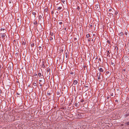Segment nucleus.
I'll use <instances>...</instances> for the list:
<instances>
[{
    "label": "nucleus",
    "instance_id": "nucleus-10",
    "mask_svg": "<svg viewBox=\"0 0 129 129\" xmlns=\"http://www.w3.org/2000/svg\"><path fill=\"white\" fill-rule=\"evenodd\" d=\"M38 75L39 77L41 76V73H38Z\"/></svg>",
    "mask_w": 129,
    "mask_h": 129
},
{
    "label": "nucleus",
    "instance_id": "nucleus-20",
    "mask_svg": "<svg viewBox=\"0 0 129 129\" xmlns=\"http://www.w3.org/2000/svg\"><path fill=\"white\" fill-rule=\"evenodd\" d=\"M39 84H40V87H42V84H40V83H39Z\"/></svg>",
    "mask_w": 129,
    "mask_h": 129
},
{
    "label": "nucleus",
    "instance_id": "nucleus-35",
    "mask_svg": "<svg viewBox=\"0 0 129 129\" xmlns=\"http://www.w3.org/2000/svg\"><path fill=\"white\" fill-rule=\"evenodd\" d=\"M71 74H73L72 73V72H71Z\"/></svg>",
    "mask_w": 129,
    "mask_h": 129
},
{
    "label": "nucleus",
    "instance_id": "nucleus-41",
    "mask_svg": "<svg viewBox=\"0 0 129 129\" xmlns=\"http://www.w3.org/2000/svg\"><path fill=\"white\" fill-rule=\"evenodd\" d=\"M115 101H117V100H116Z\"/></svg>",
    "mask_w": 129,
    "mask_h": 129
},
{
    "label": "nucleus",
    "instance_id": "nucleus-21",
    "mask_svg": "<svg viewBox=\"0 0 129 129\" xmlns=\"http://www.w3.org/2000/svg\"><path fill=\"white\" fill-rule=\"evenodd\" d=\"M5 30V29L4 28H1V30Z\"/></svg>",
    "mask_w": 129,
    "mask_h": 129
},
{
    "label": "nucleus",
    "instance_id": "nucleus-5",
    "mask_svg": "<svg viewBox=\"0 0 129 129\" xmlns=\"http://www.w3.org/2000/svg\"><path fill=\"white\" fill-rule=\"evenodd\" d=\"M77 83L78 82L77 80H75L74 81L73 84H74V85H76L77 84Z\"/></svg>",
    "mask_w": 129,
    "mask_h": 129
},
{
    "label": "nucleus",
    "instance_id": "nucleus-38",
    "mask_svg": "<svg viewBox=\"0 0 129 129\" xmlns=\"http://www.w3.org/2000/svg\"><path fill=\"white\" fill-rule=\"evenodd\" d=\"M64 2H65V1H64V2H63V3H64Z\"/></svg>",
    "mask_w": 129,
    "mask_h": 129
},
{
    "label": "nucleus",
    "instance_id": "nucleus-2",
    "mask_svg": "<svg viewBox=\"0 0 129 129\" xmlns=\"http://www.w3.org/2000/svg\"><path fill=\"white\" fill-rule=\"evenodd\" d=\"M101 75V73H98L97 75V77H98V79L100 80V76Z\"/></svg>",
    "mask_w": 129,
    "mask_h": 129
},
{
    "label": "nucleus",
    "instance_id": "nucleus-16",
    "mask_svg": "<svg viewBox=\"0 0 129 129\" xmlns=\"http://www.w3.org/2000/svg\"><path fill=\"white\" fill-rule=\"evenodd\" d=\"M80 7H79V6H78L77 8V10L79 11V10H80Z\"/></svg>",
    "mask_w": 129,
    "mask_h": 129
},
{
    "label": "nucleus",
    "instance_id": "nucleus-14",
    "mask_svg": "<svg viewBox=\"0 0 129 129\" xmlns=\"http://www.w3.org/2000/svg\"><path fill=\"white\" fill-rule=\"evenodd\" d=\"M75 105L76 106V107H77L78 106V104L77 103H76L75 104Z\"/></svg>",
    "mask_w": 129,
    "mask_h": 129
},
{
    "label": "nucleus",
    "instance_id": "nucleus-12",
    "mask_svg": "<svg viewBox=\"0 0 129 129\" xmlns=\"http://www.w3.org/2000/svg\"><path fill=\"white\" fill-rule=\"evenodd\" d=\"M34 45V43H32V44H31V47H33Z\"/></svg>",
    "mask_w": 129,
    "mask_h": 129
},
{
    "label": "nucleus",
    "instance_id": "nucleus-39",
    "mask_svg": "<svg viewBox=\"0 0 129 129\" xmlns=\"http://www.w3.org/2000/svg\"><path fill=\"white\" fill-rule=\"evenodd\" d=\"M1 46V44H0V47Z\"/></svg>",
    "mask_w": 129,
    "mask_h": 129
},
{
    "label": "nucleus",
    "instance_id": "nucleus-34",
    "mask_svg": "<svg viewBox=\"0 0 129 129\" xmlns=\"http://www.w3.org/2000/svg\"><path fill=\"white\" fill-rule=\"evenodd\" d=\"M122 34H123L122 33H121ZM123 35V34H121V35Z\"/></svg>",
    "mask_w": 129,
    "mask_h": 129
},
{
    "label": "nucleus",
    "instance_id": "nucleus-29",
    "mask_svg": "<svg viewBox=\"0 0 129 129\" xmlns=\"http://www.w3.org/2000/svg\"><path fill=\"white\" fill-rule=\"evenodd\" d=\"M39 81L40 82H42V80H40Z\"/></svg>",
    "mask_w": 129,
    "mask_h": 129
},
{
    "label": "nucleus",
    "instance_id": "nucleus-9",
    "mask_svg": "<svg viewBox=\"0 0 129 129\" xmlns=\"http://www.w3.org/2000/svg\"><path fill=\"white\" fill-rule=\"evenodd\" d=\"M37 23V22L36 21H34V24L35 25H36Z\"/></svg>",
    "mask_w": 129,
    "mask_h": 129
},
{
    "label": "nucleus",
    "instance_id": "nucleus-36",
    "mask_svg": "<svg viewBox=\"0 0 129 129\" xmlns=\"http://www.w3.org/2000/svg\"><path fill=\"white\" fill-rule=\"evenodd\" d=\"M117 13H116V12L115 13V14H117Z\"/></svg>",
    "mask_w": 129,
    "mask_h": 129
},
{
    "label": "nucleus",
    "instance_id": "nucleus-28",
    "mask_svg": "<svg viewBox=\"0 0 129 129\" xmlns=\"http://www.w3.org/2000/svg\"><path fill=\"white\" fill-rule=\"evenodd\" d=\"M84 101V100H82V101H81V102L82 103Z\"/></svg>",
    "mask_w": 129,
    "mask_h": 129
},
{
    "label": "nucleus",
    "instance_id": "nucleus-26",
    "mask_svg": "<svg viewBox=\"0 0 129 129\" xmlns=\"http://www.w3.org/2000/svg\"><path fill=\"white\" fill-rule=\"evenodd\" d=\"M125 69H123L122 71H125Z\"/></svg>",
    "mask_w": 129,
    "mask_h": 129
},
{
    "label": "nucleus",
    "instance_id": "nucleus-13",
    "mask_svg": "<svg viewBox=\"0 0 129 129\" xmlns=\"http://www.w3.org/2000/svg\"><path fill=\"white\" fill-rule=\"evenodd\" d=\"M68 52H66V58H67L68 56Z\"/></svg>",
    "mask_w": 129,
    "mask_h": 129
},
{
    "label": "nucleus",
    "instance_id": "nucleus-1",
    "mask_svg": "<svg viewBox=\"0 0 129 129\" xmlns=\"http://www.w3.org/2000/svg\"><path fill=\"white\" fill-rule=\"evenodd\" d=\"M1 37L3 39H4L5 36H6L5 34L4 33H1Z\"/></svg>",
    "mask_w": 129,
    "mask_h": 129
},
{
    "label": "nucleus",
    "instance_id": "nucleus-25",
    "mask_svg": "<svg viewBox=\"0 0 129 129\" xmlns=\"http://www.w3.org/2000/svg\"><path fill=\"white\" fill-rule=\"evenodd\" d=\"M17 94L18 95H19L20 94V93L18 92L17 93Z\"/></svg>",
    "mask_w": 129,
    "mask_h": 129
},
{
    "label": "nucleus",
    "instance_id": "nucleus-23",
    "mask_svg": "<svg viewBox=\"0 0 129 129\" xmlns=\"http://www.w3.org/2000/svg\"><path fill=\"white\" fill-rule=\"evenodd\" d=\"M50 94V93H47V95H49Z\"/></svg>",
    "mask_w": 129,
    "mask_h": 129
},
{
    "label": "nucleus",
    "instance_id": "nucleus-15",
    "mask_svg": "<svg viewBox=\"0 0 129 129\" xmlns=\"http://www.w3.org/2000/svg\"><path fill=\"white\" fill-rule=\"evenodd\" d=\"M33 14L34 15L35 17V15H36V13L35 12H33Z\"/></svg>",
    "mask_w": 129,
    "mask_h": 129
},
{
    "label": "nucleus",
    "instance_id": "nucleus-3",
    "mask_svg": "<svg viewBox=\"0 0 129 129\" xmlns=\"http://www.w3.org/2000/svg\"><path fill=\"white\" fill-rule=\"evenodd\" d=\"M96 9V10H99L100 9V6L98 4H97L95 5Z\"/></svg>",
    "mask_w": 129,
    "mask_h": 129
},
{
    "label": "nucleus",
    "instance_id": "nucleus-4",
    "mask_svg": "<svg viewBox=\"0 0 129 129\" xmlns=\"http://www.w3.org/2000/svg\"><path fill=\"white\" fill-rule=\"evenodd\" d=\"M98 69L100 71V72H103V70L102 68H99V67Z\"/></svg>",
    "mask_w": 129,
    "mask_h": 129
},
{
    "label": "nucleus",
    "instance_id": "nucleus-44",
    "mask_svg": "<svg viewBox=\"0 0 129 129\" xmlns=\"http://www.w3.org/2000/svg\"><path fill=\"white\" fill-rule=\"evenodd\" d=\"M35 84H36V83H35Z\"/></svg>",
    "mask_w": 129,
    "mask_h": 129
},
{
    "label": "nucleus",
    "instance_id": "nucleus-7",
    "mask_svg": "<svg viewBox=\"0 0 129 129\" xmlns=\"http://www.w3.org/2000/svg\"><path fill=\"white\" fill-rule=\"evenodd\" d=\"M106 74H109V75H108L109 76L110 74V73L109 72H108V71H107L106 72Z\"/></svg>",
    "mask_w": 129,
    "mask_h": 129
},
{
    "label": "nucleus",
    "instance_id": "nucleus-43",
    "mask_svg": "<svg viewBox=\"0 0 129 129\" xmlns=\"http://www.w3.org/2000/svg\"><path fill=\"white\" fill-rule=\"evenodd\" d=\"M35 84H36V83H35Z\"/></svg>",
    "mask_w": 129,
    "mask_h": 129
},
{
    "label": "nucleus",
    "instance_id": "nucleus-6",
    "mask_svg": "<svg viewBox=\"0 0 129 129\" xmlns=\"http://www.w3.org/2000/svg\"><path fill=\"white\" fill-rule=\"evenodd\" d=\"M39 51L41 52L42 49H41V46H39Z\"/></svg>",
    "mask_w": 129,
    "mask_h": 129
},
{
    "label": "nucleus",
    "instance_id": "nucleus-22",
    "mask_svg": "<svg viewBox=\"0 0 129 129\" xmlns=\"http://www.w3.org/2000/svg\"><path fill=\"white\" fill-rule=\"evenodd\" d=\"M107 54H109L110 53L109 51H107Z\"/></svg>",
    "mask_w": 129,
    "mask_h": 129
},
{
    "label": "nucleus",
    "instance_id": "nucleus-42",
    "mask_svg": "<svg viewBox=\"0 0 129 129\" xmlns=\"http://www.w3.org/2000/svg\"><path fill=\"white\" fill-rule=\"evenodd\" d=\"M93 41V39L92 40V41Z\"/></svg>",
    "mask_w": 129,
    "mask_h": 129
},
{
    "label": "nucleus",
    "instance_id": "nucleus-37",
    "mask_svg": "<svg viewBox=\"0 0 129 129\" xmlns=\"http://www.w3.org/2000/svg\"><path fill=\"white\" fill-rule=\"evenodd\" d=\"M47 71H49V69H48V70H47Z\"/></svg>",
    "mask_w": 129,
    "mask_h": 129
},
{
    "label": "nucleus",
    "instance_id": "nucleus-32",
    "mask_svg": "<svg viewBox=\"0 0 129 129\" xmlns=\"http://www.w3.org/2000/svg\"><path fill=\"white\" fill-rule=\"evenodd\" d=\"M125 34L126 35H127V33H126Z\"/></svg>",
    "mask_w": 129,
    "mask_h": 129
},
{
    "label": "nucleus",
    "instance_id": "nucleus-18",
    "mask_svg": "<svg viewBox=\"0 0 129 129\" xmlns=\"http://www.w3.org/2000/svg\"><path fill=\"white\" fill-rule=\"evenodd\" d=\"M42 17V16H41V15H40V16H39V19H41V18Z\"/></svg>",
    "mask_w": 129,
    "mask_h": 129
},
{
    "label": "nucleus",
    "instance_id": "nucleus-30",
    "mask_svg": "<svg viewBox=\"0 0 129 129\" xmlns=\"http://www.w3.org/2000/svg\"><path fill=\"white\" fill-rule=\"evenodd\" d=\"M1 67H2L1 65V64H0V68H1Z\"/></svg>",
    "mask_w": 129,
    "mask_h": 129
},
{
    "label": "nucleus",
    "instance_id": "nucleus-31",
    "mask_svg": "<svg viewBox=\"0 0 129 129\" xmlns=\"http://www.w3.org/2000/svg\"><path fill=\"white\" fill-rule=\"evenodd\" d=\"M129 124V122H128L127 123V125L128 124Z\"/></svg>",
    "mask_w": 129,
    "mask_h": 129
},
{
    "label": "nucleus",
    "instance_id": "nucleus-11",
    "mask_svg": "<svg viewBox=\"0 0 129 129\" xmlns=\"http://www.w3.org/2000/svg\"><path fill=\"white\" fill-rule=\"evenodd\" d=\"M62 7H60L58 8L57 9L58 10H60L61 9Z\"/></svg>",
    "mask_w": 129,
    "mask_h": 129
},
{
    "label": "nucleus",
    "instance_id": "nucleus-17",
    "mask_svg": "<svg viewBox=\"0 0 129 129\" xmlns=\"http://www.w3.org/2000/svg\"><path fill=\"white\" fill-rule=\"evenodd\" d=\"M59 24H60V25H61V24H62V22H59Z\"/></svg>",
    "mask_w": 129,
    "mask_h": 129
},
{
    "label": "nucleus",
    "instance_id": "nucleus-24",
    "mask_svg": "<svg viewBox=\"0 0 129 129\" xmlns=\"http://www.w3.org/2000/svg\"><path fill=\"white\" fill-rule=\"evenodd\" d=\"M57 93L58 95L59 94V93L58 92H57Z\"/></svg>",
    "mask_w": 129,
    "mask_h": 129
},
{
    "label": "nucleus",
    "instance_id": "nucleus-27",
    "mask_svg": "<svg viewBox=\"0 0 129 129\" xmlns=\"http://www.w3.org/2000/svg\"><path fill=\"white\" fill-rule=\"evenodd\" d=\"M52 38H50V40H52Z\"/></svg>",
    "mask_w": 129,
    "mask_h": 129
},
{
    "label": "nucleus",
    "instance_id": "nucleus-19",
    "mask_svg": "<svg viewBox=\"0 0 129 129\" xmlns=\"http://www.w3.org/2000/svg\"><path fill=\"white\" fill-rule=\"evenodd\" d=\"M43 76L42 77H41V78L42 79H43L44 80V82H45V80L44 79V78H43Z\"/></svg>",
    "mask_w": 129,
    "mask_h": 129
},
{
    "label": "nucleus",
    "instance_id": "nucleus-33",
    "mask_svg": "<svg viewBox=\"0 0 129 129\" xmlns=\"http://www.w3.org/2000/svg\"><path fill=\"white\" fill-rule=\"evenodd\" d=\"M92 26L91 25H90V27H92Z\"/></svg>",
    "mask_w": 129,
    "mask_h": 129
},
{
    "label": "nucleus",
    "instance_id": "nucleus-40",
    "mask_svg": "<svg viewBox=\"0 0 129 129\" xmlns=\"http://www.w3.org/2000/svg\"><path fill=\"white\" fill-rule=\"evenodd\" d=\"M66 28H65V29H65V30H66Z\"/></svg>",
    "mask_w": 129,
    "mask_h": 129
},
{
    "label": "nucleus",
    "instance_id": "nucleus-8",
    "mask_svg": "<svg viewBox=\"0 0 129 129\" xmlns=\"http://www.w3.org/2000/svg\"><path fill=\"white\" fill-rule=\"evenodd\" d=\"M86 36L87 38H89L90 37V35L89 34H87L86 35Z\"/></svg>",
    "mask_w": 129,
    "mask_h": 129
}]
</instances>
